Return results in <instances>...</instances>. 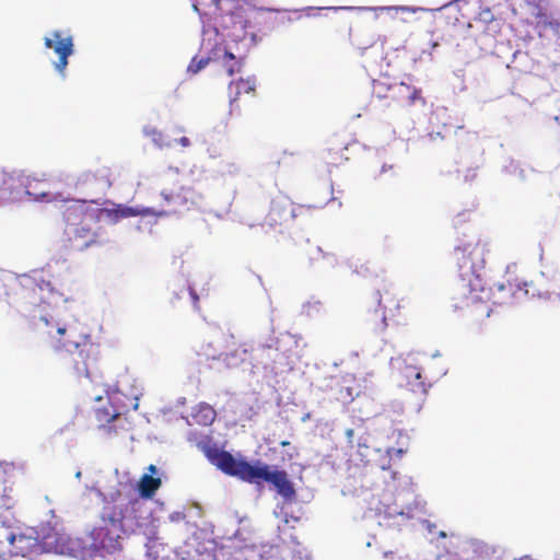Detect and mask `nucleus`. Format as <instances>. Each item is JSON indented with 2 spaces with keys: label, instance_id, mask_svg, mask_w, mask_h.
Masks as SVG:
<instances>
[{
  "label": "nucleus",
  "instance_id": "1",
  "mask_svg": "<svg viewBox=\"0 0 560 560\" xmlns=\"http://www.w3.org/2000/svg\"><path fill=\"white\" fill-rule=\"evenodd\" d=\"M203 5L214 7L218 15L213 30L215 34L222 32V38L229 39L237 54L235 63L226 67L230 77L242 71L248 52L262 37L293 21L287 10L257 8L248 0H208Z\"/></svg>",
  "mask_w": 560,
  "mask_h": 560
},
{
  "label": "nucleus",
  "instance_id": "2",
  "mask_svg": "<svg viewBox=\"0 0 560 560\" xmlns=\"http://www.w3.org/2000/svg\"><path fill=\"white\" fill-rule=\"evenodd\" d=\"M487 253V243L476 234L454 248L458 278L452 290L453 306L466 311L470 318H486L491 313L489 293L480 273L486 266Z\"/></svg>",
  "mask_w": 560,
  "mask_h": 560
},
{
  "label": "nucleus",
  "instance_id": "3",
  "mask_svg": "<svg viewBox=\"0 0 560 560\" xmlns=\"http://www.w3.org/2000/svg\"><path fill=\"white\" fill-rule=\"evenodd\" d=\"M39 322L49 347L68 352L74 372L89 376L90 364L97 359L98 346L92 341L86 328L77 322L62 323L54 317H40Z\"/></svg>",
  "mask_w": 560,
  "mask_h": 560
},
{
  "label": "nucleus",
  "instance_id": "4",
  "mask_svg": "<svg viewBox=\"0 0 560 560\" xmlns=\"http://www.w3.org/2000/svg\"><path fill=\"white\" fill-rule=\"evenodd\" d=\"M62 218L71 248L82 252L106 242L103 229L98 225L102 210L96 200L75 199L66 203Z\"/></svg>",
  "mask_w": 560,
  "mask_h": 560
},
{
  "label": "nucleus",
  "instance_id": "5",
  "mask_svg": "<svg viewBox=\"0 0 560 560\" xmlns=\"http://www.w3.org/2000/svg\"><path fill=\"white\" fill-rule=\"evenodd\" d=\"M195 12L198 13L201 22V43L200 51H205L203 56L196 54L187 66V73L197 74L205 69L210 61H217L223 58L225 60V68L229 65L235 63L237 54L229 39L222 38V32L215 34L213 26L217 24L215 18L209 15L203 11L200 5L206 1L190 0Z\"/></svg>",
  "mask_w": 560,
  "mask_h": 560
},
{
  "label": "nucleus",
  "instance_id": "6",
  "mask_svg": "<svg viewBox=\"0 0 560 560\" xmlns=\"http://www.w3.org/2000/svg\"><path fill=\"white\" fill-rule=\"evenodd\" d=\"M373 310L369 308L364 316V325L368 330L375 335H382L389 326L388 320L399 326L401 322L400 310L402 299H399L393 288H384L383 291L377 290L371 296Z\"/></svg>",
  "mask_w": 560,
  "mask_h": 560
},
{
  "label": "nucleus",
  "instance_id": "7",
  "mask_svg": "<svg viewBox=\"0 0 560 560\" xmlns=\"http://www.w3.org/2000/svg\"><path fill=\"white\" fill-rule=\"evenodd\" d=\"M196 445L205 453L208 459L224 474L253 483L254 475L258 465H252L245 460H236L231 453L220 451L214 445H211V439L208 435L202 438L200 441H196Z\"/></svg>",
  "mask_w": 560,
  "mask_h": 560
},
{
  "label": "nucleus",
  "instance_id": "8",
  "mask_svg": "<svg viewBox=\"0 0 560 560\" xmlns=\"http://www.w3.org/2000/svg\"><path fill=\"white\" fill-rule=\"evenodd\" d=\"M163 198L162 208L158 211L151 209V214L172 215L184 209H189L196 205L198 194L191 187L178 186L170 189H163L161 192Z\"/></svg>",
  "mask_w": 560,
  "mask_h": 560
},
{
  "label": "nucleus",
  "instance_id": "9",
  "mask_svg": "<svg viewBox=\"0 0 560 560\" xmlns=\"http://www.w3.org/2000/svg\"><path fill=\"white\" fill-rule=\"evenodd\" d=\"M261 481L273 485L278 493L287 500H291L295 497L293 483L289 480L288 474L284 470L270 471L267 465H258L253 483H260Z\"/></svg>",
  "mask_w": 560,
  "mask_h": 560
},
{
  "label": "nucleus",
  "instance_id": "10",
  "mask_svg": "<svg viewBox=\"0 0 560 560\" xmlns=\"http://www.w3.org/2000/svg\"><path fill=\"white\" fill-rule=\"evenodd\" d=\"M294 218L293 203L285 198H278L271 201L264 225L282 232V229L292 223Z\"/></svg>",
  "mask_w": 560,
  "mask_h": 560
},
{
  "label": "nucleus",
  "instance_id": "11",
  "mask_svg": "<svg viewBox=\"0 0 560 560\" xmlns=\"http://www.w3.org/2000/svg\"><path fill=\"white\" fill-rule=\"evenodd\" d=\"M351 141L342 133H335L327 140V148L324 154V161L329 167H338L349 158L345 155Z\"/></svg>",
  "mask_w": 560,
  "mask_h": 560
},
{
  "label": "nucleus",
  "instance_id": "12",
  "mask_svg": "<svg viewBox=\"0 0 560 560\" xmlns=\"http://www.w3.org/2000/svg\"><path fill=\"white\" fill-rule=\"evenodd\" d=\"M51 292L49 282L44 280L37 281L32 278H27L22 283V296L27 300L31 305H39L46 302V293Z\"/></svg>",
  "mask_w": 560,
  "mask_h": 560
},
{
  "label": "nucleus",
  "instance_id": "13",
  "mask_svg": "<svg viewBox=\"0 0 560 560\" xmlns=\"http://www.w3.org/2000/svg\"><path fill=\"white\" fill-rule=\"evenodd\" d=\"M44 46L52 49L57 56H72L75 51L74 42L71 35L62 37V32L55 30L50 36L44 37Z\"/></svg>",
  "mask_w": 560,
  "mask_h": 560
},
{
  "label": "nucleus",
  "instance_id": "14",
  "mask_svg": "<svg viewBox=\"0 0 560 560\" xmlns=\"http://www.w3.org/2000/svg\"><path fill=\"white\" fill-rule=\"evenodd\" d=\"M401 377L405 380L406 386L415 393L425 394L428 387L425 382L422 380L420 368L409 363L406 359L404 368L400 369Z\"/></svg>",
  "mask_w": 560,
  "mask_h": 560
},
{
  "label": "nucleus",
  "instance_id": "15",
  "mask_svg": "<svg viewBox=\"0 0 560 560\" xmlns=\"http://www.w3.org/2000/svg\"><path fill=\"white\" fill-rule=\"evenodd\" d=\"M257 79L255 75H249L246 79L238 78L229 84V105H234L242 93H250L255 91Z\"/></svg>",
  "mask_w": 560,
  "mask_h": 560
},
{
  "label": "nucleus",
  "instance_id": "16",
  "mask_svg": "<svg viewBox=\"0 0 560 560\" xmlns=\"http://www.w3.org/2000/svg\"><path fill=\"white\" fill-rule=\"evenodd\" d=\"M102 217L108 218L113 222H117L122 218H130V217H137L139 214H151V209H145L143 211H139L137 209H133L131 207L117 205L115 208L106 209L102 208Z\"/></svg>",
  "mask_w": 560,
  "mask_h": 560
},
{
  "label": "nucleus",
  "instance_id": "17",
  "mask_svg": "<svg viewBox=\"0 0 560 560\" xmlns=\"http://www.w3.org/2000/svg\"><path fill=\"white\" fill-rule=\"evenodd\" d=\"M215 417L217 412L214 408L206 402H200L191 412L194 422L205 427L211 425Z\"/></svg>",
  "mask_w": 560,
  "mask_h": 560
},
{
  "label": "nucleus",
  "instance_id": "18",
  "mask_svg": "<svg viewBox=\"0 0 560 560\" xmlns=\"http://www.w3.org/2000/svg\"><path fill=\"white\" fill-rule=\"evenodd\" d=\"M161 479L152 475L144 474L138 482V491L141 499H151L161 487Z\"/></svg>",
  "mask_w": 560,
  "mask_h": 560
},
{
  "label": "nucleus",
  "instance_id": "19",
  "mask_svg": "<svg viewBox=\"0 0 560 560\" xmlns=\"http://www.w3.org/2000/svg\"><path fill=\"white\" fill-rule=\"evenodd\" d=\"M93 535L104 549H116L119 544V535H112L110 529L105 526L95 528Z\"/></svg>",
  "mask_w": 560,
  "mask_h": 560
},
{
  "label": "nucleus",
  "instance_id": "20",
  "mask_svg": "<svg viewBox=\"0 0 560 560\" xmlns=\"http://www.w3.org/2000/svg\"><path fill=\"white\" fill-rule=\"evenodd\" d=\"M14 191V178L0 170V203L12 198Z\"/></svg>",
  "mask_w": 560,
  "mask_h": 560
},
{
  "label": "nucleus",
  "instance_id": "21",
  "mask_svg": "<svg viewBox=\"0 0 560 560\" xmlns=\"http://www.w3.org/2000/svg\"><path fill=\"white\" fill-rule=\"evenodd\" d=\"M144 505V502L139 498L130 500L122 512V517L138 521L142 517Z\"/></svg>",
  "mask_w": 560,
  "mask_h": 560
},
{
  "label": "nucleus",
  "instance_id": "22",
  "mask_svg": "<svg viewBox=\"0 0 560 560\" xmlns=\"http://www.w3.org/2000/svg\"><path fill=\"white\" fill-rule=\"evenodd\" d=\"M323 8L318 7H306L303 9V11L306 12L307 16H315L317 15V11L322 10ZM326 10H332L335 12L337 11H370L372 7H350V5H341V7H326Z\"/></svg>",
  "mask_w": 560,
  "mask_h": 560
},
{
  "label": "nucleus",
  "instance_id": "23",
  "mask_svg": "<svg viewBox=\"0 0 560 560\" xmlns=\"http://www.w3.org/2000/svg\"><path fill=\"white\" fill-rule=\"evenodd\" d=\"M527 283L524 282L523 284L511 281L510 279L506 280V283H499L498 289L500 291L506 290L511 295H514L517 291L524 290L526 294H528V289H526Z\"/></svg>",
  "mask_w": 560,
  "mask_h": 560
},
{
  "label": "nucleus",
  "instance_id": "24",
  "mask_svg": "<svg viewBox=\"0 0 560 560\" xmlns=\"http://www.w3.org/2000/svg\"><path fill=\"white\" fill-rule=\"evenodd\" d=\"M371 10H396V11H402V12H411L416 13L419 11H431V9L422 8V7H409V5H398V7H378V8H372Z\"/></svg>",
  "mask_w": 560,
  "mask_h": 560
},
{
  "label": "nucleus",
  "instance_id": "25",
  "mask_svg": "<svg viewBox=\"0 0 560 560\" xmlns=\"http://www.w3.org/2000/svg\"><path fill=\"white\" fill-rule=\"evenodd\" d=\"M143 132L147 137L151 138L152 141L159 147H163V133L154 127H144Z\"/></svg>",
  "mask_w": 560,
  "mask_h": 560
},
{
  "label": "nucleus",
  "instance_id": "26",
  "mask_svg": "<svg viewBox=\"0 0 560 560\" xmlns=\"http://www.w3.org/2000/svg\"><path fill=\"white\" fill-rule=\"evenodd\" d=\"M454 82H452L454 93L456 94V89H458L459 92L466 91V85L464 81V70L459 69L457 71H454L453 73Z\"/></svg>",
  "mask_w": 560,
  "mask_h": 560
},
{
  "label": "nucleus",
  "instance_id": "27",
  "mask_svg": "<svg viewBox=\"0 0 560 560\" xmlns=\"http://www.w3.org/2000/svg\"><path fill=\"white\" fill-rule=\"evenodd\" d=\"M70 57L71 56H58V60L54 62L55 70L62 79L66 78V70L69 65Z\"/></svg>",
  "mask_w": 560,
  "mask_h": 560
},
{
  "label": "nucleus",
  "instance_id": "28",
  "mask_svg": "<svg viewBox=\"0 0 560 560\" xmlns=\"http://www.w3.org/2000/svg\"><path fill=\"white\" fill-rule=\"evenodd\" d=\"M431 12H443V13H445L446 23L447 24L456 25V23L458 22V16L457 15L459 13V3L457 4L455 10L446 11V10L431 9Z\"/></svg>",
  "mask_w": 560,
  "mask_h": 560
},
{
  "label": "nucleus",
  "instance_id": "29",
  "mask_svg": "<svg viewBox=\"0 0 560 560\" xmlns=\"http://www.w3.org/2000/svg\"><path fill=\"white\" fill-rule=\"evenodd\" d=\"M466 1L467 0H452V1L443 4L442 7L436 8V10H446V11L455 10L458 3L466 2Z\"/></svg>",
  "mask_w": 560,
  "mask_h": 560
},
{
  "label": "nucleus",
  "instance_id": "30",
  "mask_svg": "<svg viewBox=\"0 0 560 560\" xmlns=\"http://www.w3.org/2000/svg\"><path fill=\"white\" fill-rule=\"evenodd\" d=\"M440 46L439 40L430 42V49H423L422 55H428L430 60H433V50Z\"/></svg>",
  "mask_w": 560,
  "mask_h": 560
},
{
  "label": "nucleus",
  "instance_id": "31",
  "mask_svg": "<svg viewBox=\"0 0 560 560\" xmlns=\"http://www.w3.org/2000/svg\"><path fill=\"white\" fill-rule=\"evenodd\" d=\"M409 101L416 102L421 101L423 104H425V100L421 96V90L413 89V91L408 95Z\"/></svg>",
  "mask_w": 560,
  "mask_h": 560
},
{
  "label": "nucleus",
  "instance_id": "32",
  "mask_svg": "<svg viewBox=\"0 0 560 560\" xmlns=\"http://www.w3.org/2000/svg\"><path fill=\"white\" fill-rule=\"evenodd\" d=\"M552 308L560 313V294H557L555 298L550 300Z\"/></svg>",
  "mask_w": 560,
  "mask_h": 560
},
{
  "label": "nucleus",
  "instance_id": "33",
  "mask_svg": "<svg viewBox=\"0 0 560 560\" xmlns=\"http://www.w3.org/2000/svg\"><path fill=\"white\" fill-rule=\"evenodd\" d=\"M549 25L552 27V30L556 32V34L560 37V22L557 20H553L549 22Z\"/></svg>",
  "mask_w": 560,
  "mask_h": 560
},
{
  "label": "nucleus",
  "instance_id": "34",
  "mask_svg": "<svg viewBox=\"0 0 560 560\" xmlns=\"http://www.w3.org/2000/svg\"><path fill=\"white\" fill-rule=\"evenodd\" d=\"M177 142H178L182 147H184V148H187V147H189V145H190V141H189V139H188L187 137H182V138H179V139L177 140Z\"/></svg>",
  "mask_w": 560,
  "mask_h": 560
},
{
  "label": "nucleus",
  "instance_id": "35",
  "mask_svg": "<svg viewBox=\"0 0 560 560\" xmlns=\"http://www.w3.org/2000/svg\"><path fill=\"white\" fill-rule=\"evenodd\" d=\"M4 538L8 540L9 545H13L15 541V535L12 532L7 533Z\"/></svg>",
  "mask_w": 560,
  "mask_h": 560
},
{
  "label": "nucleus",
  "instance_id": "36",
  "mask_svg": "<svg viewBox=\"0 0 560 560\" xmlns=\"http://www.w3.org/2000/svg\"><path fill=\"white\" fill-rule=\"evenodd\" d=\"M103 415L109 416V413L107 411H105V409L100 408V409L96 410V416H97L98 420H102V416Z\"/></svg>",
  "mask_w": 560,
  "mask_h": 560
},
{
  "label": "nucleus",
  "instance_id": "37",
  "mask_svg": "<svg viewBox=\"0 0 560 560\" xmlns=\"http://www.w3.org/2000/svg\"><path fill=\"white\" fill-rule=\"evenodd\" d=\"M148 470L151 475H154L156 474L158 469H156V466L151 464L149 467H148Z\"/></svg>",
  "mask_w": 560,
  "mask_h": 560
},
{
  "label": "nucleus",
  "instance_id": "38",
  "mask_svg": "<svg viewBox=\"0 0 560 560\" xmlns=\"http://www.w3.org/2000/svg\"><path fill=\"white\" fill-rule=\"evenodd\" d=\"M353 434H354L353 429H348V430L346 431V436H347L349 440H351V439H352Z\"/></svg>",
  "mask_w": 560,
  "mask_h": 560
},
{
  "label": "nucleus",
  "instance_id": "39",
  "mask_svg": "<svg viewBox=\"0 0 560 560\" xmlns=\"http://www.w3.org/2000/svg\"><path fill=\"white\" fill-rule=\"evenodd\" d=\"M189 292H190V294H191V296H192L194 301L197 303V302H198V296H197V294H196L192 290H190V289H189Z\"/></svg>",
  "mask_w": 560,
  "mask_h": 560
},
{
  "label": "nucleus",
  "instance_id": "40",
  "mask_svg": "<svg viewBox=\"0 0 560 560\" xmlns=\"http://www.w3.org/2000/svg\"><path fill=\"white\" fill-rule=\"evenodd\" d=\"M117 417H118L117 413H113L109 416L108 421H112V420L116 419Z\"/></svg>",
  "mask_w": 560,
  "mask_h": 560
},
{
  "label": "nucleus",
  "instance_id": "41",
  "mask_svg": "<svg viewBox=\"0 0 560 560\" xmlns=\"http://www.w3.org/2000/svg\"><path fill=\"white\" fill-rule=\"evenodd\" d=\"M12 499L8 497L7 502L4 503L8 508L11 505Z\"/></svg>",
  "mask_w": 560,
  "mask_h": 560
},
{
  "label": "nucleus",
  "instance_id": "42",
  "mask_svg": "<svg viewBox=\"0 0 560 560\" xmlns=\"http://www.w3.org/2000/svg\"><path fill=\"white\" fill-rule=\"evenodd\" d=\"M279 343H280V340L277 339L276 342H275V346H276V350L279 351L280 350V347H279Z\"/></svg>",
  "mask_w": 560,
  "mask_h": 560
},
{
  "label": "nucleus",
  "instance_id": "43",
  "mask_svg": "<svg viewBox=\"0 0 560 560\" xmlns=\"http://www.w3.org/2000/svg\"><path fill=\"white\" fill-rule=\"evenodd\" d=\"M280 445L284 447V446L290 445V442H289V441H282V442L280 443Z\"/></svg>",
  "mask_w": 560,
  "mask_h": 560
},
{
  "label": "nucleus",
  "instance_id": "44",
  "mask_svg": "<svg viewBox=\"0 0 560 560\" xmlns=\"http://www.w3.org/2000/svg\"><path fill=\"white\" fill-rule=\"evenodd\" d=\"M382 92H383V89H380V91L377 92L378 93V97L383 96Z\"/></svg>",
  "mask_w": 560,
  "mask_h": 560
},
{
  "label": "nucleus",
  "instance_id": "45",
  "mask_svg": "<svg viewBox=\"0 0 560 560\" xmlns=\"http://www.w3.org/2000/svg\"><path fill=\"white\" fill-rule=\"evenodd\" d=\"M382 92H383V89H380V91L377 92L378 93V97L383 96Z\"/></svg>",
  "mask_w": 560,
  "mask_h": 560
},
{
  "label": "nucleus",
  "instance_id": "46",
  "mask_svg": "<svg viewBox=\"0 0 560 560\" xmlns=\"http://www.w3.org/2000/svg\"><path fill=\"white\" fill-rule=\"evenodd\" d=\"M112 526L117 527V524L114 521H112Z\"/></svg>",
  "mask_w": 560,
  "mask_h": 560
}]
</instances>
